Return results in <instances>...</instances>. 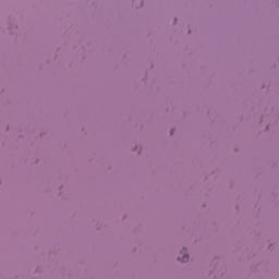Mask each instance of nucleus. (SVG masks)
I'll use <instances>...</instances> for the list:
<instances>
[{"instance_id":"f257e3e1","label":"nucleus","mask_w":279,"mask_h":279,"mask_svg":"<svg viewBox=\"0 0 279 279\" xmlns=\"http://www.w3.org/2000/svg\"><path fill=\"white\" fill-rule=\"evenodd\" d=\"M179 260H181L182 263L189 262V255H183L182 258L179 257Z\"/></svg>"}]
</instances>
